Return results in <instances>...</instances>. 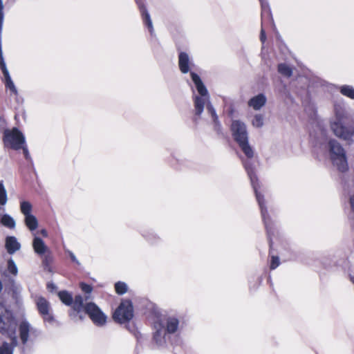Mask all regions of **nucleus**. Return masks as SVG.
I'll return each instance as SVG.
<instances>
[{
  "label": "nucleus",
  "instance_id": "obj_1",
  "mask_svg": "<svg viewBox=\"0 0 354 354\" xmlns=\"http://www.w3.org/2000/svg\"><path fill=\"white\" fill-rule=\"evenodd\" d=\"M0 333L7 340L0 344V354H13L17 344V323L12 310L0 302Z\"/></svg>",
  "mask_w": 354,
  "mask_h": 354
},
{
  "label": "nucleus",
  "instance_id": "obj_2",
  "mask_svg": "<svg viewBox=\"0 0 354 354\" xmlns=\"http://www.w3.org/2000/svg\"><path fill=\"white\" fill-rule=\"evenodd\" d=\"M190 76L197 91V93H193L196 115H200L203 111L205 105H207V110L211 115L212 120L216 122L217 117L214 109L209 104V95L205 86L200 77L194 72H191Z\"/></svg>",
  "mask_w": 354,
  "mask_h": 354
},
{
  "label": "nucleus",
  "instance_id": "obj_3",
  "mask_svg": "<svg viewBox=\"0 0 354 354\" xmlns=\"http://www.w3.org/2000/svg\"><path fill=\"white\" fill-rule=\"evenodd\" d=\"M346 112L343 105L334 106V115L330 120V129L334 135L342 140H349L354 134V129L345 124Z\"/></svg>",
  "mask_w": 354,
  "mask_h": 354
},
{
  "label": "nucleus",
  "instance_id": "obj_4",
  "mask_svg": "<svg viewBox=\"0 0 354 354\" xmlns=\"http://www.w3.org/2000/svg\"><path fill=\"white\" fill-rule=\"evenodd\" d=\"M156 332L153 340L158 346H163L169 334L176 333L179 329V320L175 316H166L154 324Z\"/></svg>",
  "mask_w": 354,
  "mask_h": 354
},
{
  "label": "nucleus",
  "instance_id": "obj_5",
  "mask_svg": "<svg viewBox=\"0 0 354 354\" xmlns=\"http://www.w3.org/2000/svg\"><path fill=\"white\" fill-rule=\"evenodd\" d=\"M232 135L248 158L253 156V150L248 142L246 125L240 120H234L231 124Z\"/></svg>",
  "mask_w": 354,
  "mask_h": 354
},
{
  "label": "nucleus",
  "instance_id": "obj_6",
  "mask_svg": "<svg viewBox=\"0 0 354 354\" xmlns=\"http://www.w3.org/2000/svg\"><path fill=\"white\" fill-rule=\"evenodd\" d=\"M329 156L332 164L340 171H346L348 168V162L346 153L340 144L335 140L328 142Z\"/></svg>",
  "mask_w": 354,
  "mask_h": 354
},
{
  "label": "nucleus",
  "instance_id": "obj_7",
  "mask_svg": "<svg viewBox=\"0 0 354 354\" xmlns=\"http://www.w3.org/2000/svg\"><path fill=\"white\" fill-rule=\"evenodd\" d=\"M3 142L6 147H9L14 149L23 148L25 156L28 157V150L24 147L25 143L24 137L18 129H12V130L5 131Z\"/></svg>",
  "mask_w": 354,
  "mask_h": 354
},
{
  "label": "nucleus",
  "instance_id": "obj_8",
  "mask_svg": "<svg viewBox=\"0 0 354 354\" xmlns=\"http://www.w3.org/2000/svg\"><path fill=\"white\" fill-rule=\"evenodd\" d=\"M83 308L94 325L103 327L106 324L108 316L95 304L88 303Z\"/></svg>",
  "mask_w": 354,
  "mask_h": 354
},
{
  "label": "nucleus",
  "instance_id": "obj_9",
  "mask_svg": "<svg viewBox=\"0 0 354 354\" xmlns=\"http://www.w3.org/2000/svg\"><path fill=\"white\" fill-rule=\"evenodd\" d=\"M133 317L132 303L129 300H123L113 313V319L119 323H124Z\"/></svg>",
  "mask_w": 354,
  "mask_h": 354
},
{
  "label": "nucleus",
  "instance_id": "obj_10",
  "mask_svg": "<svg viewBox=\"0 0 354 354\" xmlns=\"http://www.w3.org/2000/svg\"><path fill=\"white\" fill-rule=\"evenodd\" d=\"M245 169H246V170L248 171V176H249L250 178L251 183L252 185L254 190L255 192L257 200V201L259 203V207L261 208V215H262L263 219L264 221L266 227L268 230V226H269V222H268V215H267V210L264 207L263 196L258 191V183H257V176L254 174L253 171L248 166V165L246 163H245Z\"/></svg>",
  "mask_w": 354,
  "mask_h": 354
},
{
  "label": "nucleus",
  "instance_id": "obj_11",
  "mask_svg": "<svg viewBox=\"0 0 354 354\" xmlns=\"http://www.w3.org/2000/svg\"><path fill=\"white\" fill-rule=\"evenodd\" d=\"M17 326H19V336L23 344H26L28 342H33L38 335L37 330L31 326V325L26 320L21 319L17 322L16 317L14 316Z\"/></svg>",
  "mask_w": 354,
  "mask_h": 354
},
{
  "label": "nucleus",
  "instance_id": "obj_12",
  "mask_svg": "<svg viewBox=\"0 0 354 354\" xmlns=\"http://www.w3.org/2000/svg\"><path fill=\"white\" fill-rule=\"evenodd\" d=\"M59 297L60 300L67 306H72V308L73 311L79 313L82 311L84 304H83V298L80 295H77L75 297L74 301H73L72 295L66 292L62 291L59 292Z\"/></svg>",
  "mask_w": 354,
  "mask_h": 354
},
{
  "label": "nucleus",
  "instance_id": "obj_13",
  "mask_svg": "<svg viewBox=\"0 0 354 354\" xmlns=\"http://www.w3.org/2000/svg\"><path fill=\"white\" fill-rule=\"evenodd\" d=\"M36 303L37 309L44 320L48 322H53V317L51 314L49 303L43 297H38Z\"/></svg>",
  "mask_w": 354,
  "mask_h": 354
},
{
  "label": "nucleus",
  "instance_id": "obj_14",
  "mask_svg": "<svg viewBox=\"0 0 354 354\" xmlns=\"http://www.w3.org/2000/svg\"><path fill=\"white\" fill-rule=\"evenodd\" d=\"M192 66H194V64L188 54L180 52L178 55V66L181 73H187L190 71Z\"/></svg>",
  "mask_w": 354,
  "mask_h": 354
},
{
  "label": "nucleus",
  "instance_id": "obj_15",
  "mask_svg": "<svg viewBox=\"0 0 354 354\" xmlns=\"http://www.w3.org/2000/svg\"><path fill=\"white\" fill-rule=\"evenodd\" d=\"M0 223L4 227L13 230L15 228V221L9 214L6 213V208L0 206Z\"/></svg>",
  "mask_w": 354,
  "mask_h": 354
},
{
  "label": "nucleus",
  "instance_id": "obj_16",
  "mask_svg": "<svg viewBox=\"0 0 354 354\" xmlns=\"http://www.w3.org/2000/svg\"><path fill=\"white\" fill-rule=\"evenodd\" d=\"M266 101L267 98L266 95L260 93L250 98L248 104L252 109L258 111L265 106Z\"/></svg>",
  "mask_w": 354,
  "mask_h": 354
},
{
  "label": "nucleus",
  "instance_id": "obj_17",
  "mask_svg": "<svg viewBox=\"0 0 354 354\" xmlns=\"http://www.w3.org/2000/svg\"><path fill=\"white\" fill-rule=\"evenodd\" d=\"M21 245L15 236H8L6 239V248L8 253L13 254L19 250Z\"/></svg>",
  "mask_w": 354,
  "mask_h": 354
},
{
  "label": "nucleus",
  "instance_id": "obj_18",
  "mask_svg": "<svg viewBox=\"0 0 354 354\" xmlns=\"http://www.w3.org/2000/svg\"><path fill=\"white\" fill-rule=\"evenodd\" d=\"M32 247L34 248L35 252L38 254H44L47 251V246L44 243V242L38 236H37L35 234Z\"/></svg>",
  "mask_w": 354,
  "mask_h": 354
},
{
  "label": "nucleus",
  "instance_id": "obj_19",
  "mask_svg": "<svg viewBox=\"0 0 354 354\" xmlns=\"http://www.w3.org/2000/svg\"><path fill=\"white\" fill-rule=\"evenodd\" d=\"M3 77H4V83L7 89L9 90L10 93L13 95L17 94V88L12 82L11 77L9 74L8 70L3 71Z\"/></svg>",
  "mask_w": 354,
  "mask_h": 354
},
{
  "label": "nucleus",
  "instance_id": "obj_20",
  "mask_svg": "<svg viewBox=\"0 0 354 354\" xmlns=\"http://www.w3.org/2000/svg\"><path fill=\"white\" fill-rule=\"evenodd\" d=\"M339 92L344 96L354 100V87L348 84L340 85L337 87Z\"/></svg>",
  "mask_w": 354,
  "mask_h": 354
},
{
  "label": "nucleus",
  "instance_id": "obj_21",
  "mask_svg": "<svg viewBox=\"0 0 354 354\" xmlns=\"http://www.w3.org/2000/svg\"><path fill=\"white\" fill-rule=\"evenodd\" d=\"M140 12L142 14V19L145 25L147 26L149 31L152 33L153 31V24L149 12L144 6H140Z\"/></svg>",
  "mask_w": 354,
  "mask_h": 354
},
{
  "label": "nucleus",
  "instance_id": "obj_22",
  "mask_svg": "<svg viewBox=\"0 0 354 354\" xmlns=\"http://www.w3.org/2000/svg\"><path fill=\"white\" fill-rule=\"evenodd\" d=\"M24 223L31 232L35 231L39 225L37 218L33 214L24 217Z\"/></svg>",
  "mask_w": 354,
  "mask_h": 354
},
{
  "label": "nucleus",
  "instance_id": "obj_23",
  "mask_svg": "<svg viewBox=\"0 0 354 354\" xmlns=\"http://www.w3.org/2000/svg\"><path fill=\"white\" fill-rule=\"evenodd\" d=\"M32 205L27 201H22L20 202V211L24 214V217L32 215Z\"/></svg>",
  "mask_w": 354,
  "mask_h": 354
},
{
  "label": "nucleus",
  "instance_id": "obj_24",
  "mask_svg": "<svg viewBox=\"0 0 354 354\" xmlns=\"http://www.w3.org/2000/svg\"><path fill=\"white\" fill-rule=\"evenodd\" d=\"M251 124L254 128H261L264 125V117L262 114H255L252 120Z\"/></svg>",
  "mask_w": 354,
  "mask_h": 354
},
{
  "label": "nucleus",
  "instance_id": "obj_25",
  "mask_svg": "<svg viewBox=\"0 0 354 354\" xmlns=\"http://www.w3.org/2000/svg\"><path fill=\"white\" fill-rule=\"evenodd\" d=\"M7 193L3 182H0V206L4 207L7 203Z\"/></svg>",
  "mask_w": 354,
  "mask_h": 354
},
{
  "label": "nucleus",
  "instance_id": "obj_26",
  "mask_svg": "<svg viewBox=\"0 0 354 354\" xmlns=\"http://www.w3.org/2000/svg\"><path fill=\"white\" fill-rule=\"evenodd\" d=\"M115 290L118 294L123 295L127 292L128 286L125 283L118 281L115 284Z\"/></svg>",
  "mask_w": 354,
  "mask_h": 354
},
{
  "label": "nucleus",
  "instance_id": "obj_27",
  "mask_svg": "<svg viewBox=\"0 0 354 354\" xmlns=\"http://www.w3.org/2000/svg\"><path fill=\"white\" fill-rule=\"evenodd\" d=\"M278 71L281 75L286 77H290L292 74L291 68L284 64H281L279 65Z\"/></svg>",
  "mask_w": 354,
  "mask_h": 354
},
{
  "label": "nucleus",
  "instance_id": "obj_28",
  "mask_svg": "<svg viewBox=\"0 0 354 354\" xmlns=\"http://www.w3.org/2000/svg\"><path fill=\"white\" fill-rule=\"evenodd\" d=\"M8 270L10 273L14 275H16L17 274L18 270L17 266L12 259H10L8 261Z\"/></svg>",
  "mask_w": 354,
  "mask_h": 354
},
{
  "label": "nucleus",
  "instance_id": "obj_29",
  "mask_svg": "<svg viewBox=\"0 0 354 354\" xmlns=\"http://www.w3.org/2000/svg\"><path fill=\"white\" fill-rule=\"evenodd\" d=\"M261 3V7H262V17H263L265 15H267V17H270V9L268 7V5L266 3L263 2V0H260Z\"/></svg>",
  "mask_w": 354,
  "mask_h": 354
},
{
  "label": "nucleus",
  "instance_id": "obj_30",
  "mask_svg": "<svg viewBox=\"0 0 354 354\" xmlns=\"http://www.w3.org/2000/svg\"><path fill=\"white\" fill-rule=\"evenodd\" d=\"M80 286L82 292H84L86 294H90L93 290V288L90 285L86 284L84 282L80 283Z\"/></svg>",
  "mask_w": 354,
  "mask_h": 354
},
{
  "label": "nucleus",
  "instance_id": "obj_31",
  "mask_svg": "<svg viewBox=\"0 0 354 354\" xmlns=\"http://www.w3.org/2000/svg\"><path fill=\"white\" fill-rule=\"evenodd\" d=\"M0 68L2 71L8 69L6 67V63L4 62V59H3V52H2L1 44H0Z\"/></svg>",
  "mask_w": 354,
  "mask_h": 354
},
{
  "label": "nucleus",
  "instance_id": "obj_32",
  "mask_svg": "<svg viewBox=\"0 0 354 354\" xmlns=\"http://www.w3.org/2000/svg\"><path fill=\"white\" fill-rule=\"evenodd\" d=\"M279 265V259L277 257H272L270 261V268L275 269Z\"/></svg>",
  "mask_w": 354,
  "mask_h": 354
},
{
  "label": "nucleus",
  "instance_id": "obj_33",
  "mask_svg": "<svg viewBox=\"0 0 354 354\" xmlns=\"http://www.w3.org/2000/svg\"><path fill=\"white\" fill-rule=\"evenodd\" d=\"M349 203L352 211L354 212V194L351 195L349 198Z\"/></svg>",
  "mask_w": 354,
  "mask_h": 354
},
{
  "label": "nucleus",
  "instance_id": "obj_34",
  "mask_svg": "<svg viewBox=\"0 0 354 354\" xmlns=\"http://www.w3.org/2000/svg\"><path fill=\"white\" fill-rule=\"evenodd\" d=\"M68 254L72 261L76 263L77 264H79V261H77V258L75 257V254L73 252H69Z\"/></svg>",
  "mask_w": 354,
  "mask_h": 354
},
{
  "label": "nucleus",
  "instance_id": "obj_35",
  "mask_svg": "<svg viewBox=\"0 0 354 354\" xmlns=\"http://www.w3.org/2000/svg\"><path fill=\"white\" fill-rule=\"evenodd\" d=\"M261 41L263 43L266 41V34L263 29H261Z\"/></svg>",
  "mask_w": 354,
  "mask_h": 354
},
{
  "label": "nucleus",
  "instance_id": "obj_36",
  "mask_svg": "<svg viewBox=\"0 0 354 354\" xmlns=\"http://www.w3.org/2000/svg\"><path fill=\"white\" fill-rule=\"evenodd\" d=\"M39 233L41 236H43L44 237H47L48 236V232L46 231V230L45 229H42L39 231Z\"/></svg>",
  "mask_w": 354,
  "mask_h": 354
},
{
  "label": "nucleus",
  "instance_id": "obj_37",
  "mask_svg": "<svg viewBox=\"0 0 354 354\" xmlns=\"http://www.w3.org/2000/svg\"><path fill=\"white\" fill-rule=\"evenodd\" d=\"M351 280L354 283V277H351Z\"/></svg>",
  "mask_w": 354,
  "mask_h": 354
},
{
  "label": "nucleus",
  "instance_id": "obj_38",
  "mask_svg": "<svg viewBox=\"0 0 354 354\" xmlns=\"http://www.w3.org/2000/svg\"><path fill=\"white\" fill-rule=\"evenodd\" d=\"M3 123V120L0 117V124Z\"/></svg>",
  "mask_w": 354,
  "mask_h": 354
}]
</instances>
